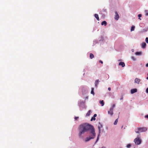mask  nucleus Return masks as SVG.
I'll use <instances>...</instances> for the list:
<instances>
[{"instance_id": "obj_41", "label": "nucleus", "mask_w": 148, "mask_h": 148, "mask_svg": "<svg viewBox=\"0 0 148 148\" xmlns=\"http://www.w3.org/2000/svg\"><path fill=\"white\" fill-rule=\"evenodd\" d=\"M96 119L95 117H93V121H95Z\"/></svg>"}, {"instance_id": "obj_46", "label": "nucleus", "mask_w": 148, "mask_h": 148, "mask_svg": "<svg viewBox=\"0 0 148 148\" xmlns=\"http://www.w3.org/2000/svg\"><path fill=\"white\" fill-rule=\"evenodd\" d=\"M147 75H148V77L146 78V79L147 80H148V73H147Z\"/></svg>"}, {"instance_id": "obj_36", "label": "nucleus", "mask_w": 148, "mask_h": 148, "mask_svg": "<svg viewBox=\"0 0 148 148\" xmlns=\"http://www.w3.org/2000/svg\"><path fill=\"white\" fill-rule=\"evenodd\" d=\"M91 93L92 94V88H91Z\"/></svg>"}, {"instance_id": "obj_14", "label": "nucleus", "mask_w": 148, "mask_h": 148, "mask_svg": "<svg viewBox=\"0 0 148 148\" xmlns=\"http://www.w3.org/2000/svg\"><path fill=\"white\" fill-rule=\"evenodd\" d=\"M135 54L137 56L141 55L142 54L141 52H136L135 53Z\"/></svg>"}, {"instance_id": "obj_45", "label": "nucleus", "mask_w": 148, "mask_h": 148, "mask_svg": "<svg viewBox=\"0 0 148 148\" xmlns=\"http://www.w3.org/2000/svg\"><path fill=\"white\" fill-rule=\"evenodd\" d=\"M123 99V97H121L120 98V100H122V99Z\"/></svg>"}, {"instance_id": "obj_5", "label": "nucleus", "mask_w": 148, "mask_h": 148, "mask_svg": "<svg viewBox=\"0 0 148 148\" xmlns=\"http://www.w3.org/2000/svg\"><path fill=\"white\" fill-rule=\"evenodd\" d=\"M115 15L114 18L115 20H117L119 18V16L118 12L116 11H115Z\"/></svg>"}, {"instance_id": "obj_16", "label": "nucleus", "mask_w": 148, "mask_h": 148, "mask_svg": "<svg viewBox=\"0 0 148 148\" xmlns=\"http://www.w3.org/2000/svg\"><path fill=\"white\" fill-rule=\"evenodd\" d=\"M99 103L101 105V106H104V103L103 100H101V101H100Z\"/></svg>"}, {"instance_id": "obj_42", "label": "nucleus", "mask_w": 148, "mask_h": 148, "mask_svg": "<svg viewBox=\"0 0 148 148\" xmlns=\"http://www.w3.org/2000/svg\"><path fill=\"white\" fill-rule=\"evenodd\" d=\"M115 105L114 104H113L112 108H113L114 107H115Z\"/></svg>"}, {"instance_id": "obj_8", "label": "nucleus", "mask_w": 148, "mask_h": 148, "mask_svg": "<svg viewBox=\"0 0 148 148\" xmlns=\"http://www.w3.org/2000/svg\"><path fill=\"white\" fill-rule=\"evenodd\" d=\"M137 89H133L131 90V93L132 94H133L135 92H137Z\"/></svg>"}, {"instance_id": "obj_11", "label": "nucleus", "mask_w": 148, "mask_h": 148, "mask_svg": "<svg viewBox=\"0 0 148 148\" xmlns=\"http://www.w3.org/2000/svg\"><path fill=\"white\" fill-rule=\"evenodd\" d=\"M146 46V43L145 42H143L142 43L141 45V47L143 48L144 49L145 48Z\"/></svg>"}, {"instance_id": "obj_10", "label": "nucleus", "mask_w": 148, "mask_h": 148, "mask_svg": "<svg viewBox=\"0 0 148 148\" xmlns=\"http://www.w3.org/2000/svg\"><path fill=\"white\" fill-rule=\"evenodd\" d=\"M92 138V137L91 136H89V137H87L85 139V141L86 142H87L90 140V139H91Z\"/></svg>"}, {"instance_id": "obj_19", "label": "nucleus", "mask_w": 148, "mask_h": 148, "mask_svg": "<svg viewBox=\"0 0 148 148\" xmlns=\"http://www.w3.org/2000/svg\"><path fill=\"white\" fill-rule=\"evenodd\" d=\"M135 27L134 26V25L132 26L131 28V31L132 32V31H134V30Z\"/></svg>"}, {"instance_id": "obj_48", "label": "nucleus", "mask_w": 148, "mask_h": 148, "mask_svg": "<svg viewBox=\"0 0 148 148\" xmlns=\"http://www.w3.org/2000/svg\"><path fill=\"white\" fill-rule=\"evenodd\" d=\"M101 127H102V125H101Z\"/></svg>"}, {"instance_id": "obj_15", "label": "nucleus", "mask_w": 148, "mask_h": 148, "mask_svg": "<svg viewBox=\"0 0 148 148\" xmlns=\"http://www.w3.org/2000/svg\"><path fill=\"white\" fill-rule=\"evenodd\" d=\"M94 16L98 21L99 20V17L98 14H95L94 15Z\"/></svg>"}, {"instance_id": "obj_22", "label": "nucleus", "mask_w": 148, "mask_h": 148, "mask_svg": "<svg viewBox=\"0 0 148 148\" xmlns=\"http://www.w3.org/2000/svg\"><path fill=\"white\" fill-rule=\"evenodd\" d=\"M145 15L146 16H148V10H146L145 11Z\"/></svg>"}, {"instance_id": "obj_31", "label": "nucleus", "mask_w": 148, "mask_h": 148, "mask_svg": "<svg viewBox=\"0 0 148 148\" xmlns=\"http://www.w3.org/2000/svg\"><path fill=\"white\" fill-rule=\"evenodd\" d=\"M146 92L147 93H148V88L146 89Z\"/></svg>"}, {"instance_id": "obj_18", "label": "nucleus", "mask_w": 148, "mask_h": 148, "mask_svg": "<svg viewBox=\"0 0 148 148\" xmlns=\"http://www.w3.org/2000/svg\"><path fill=\"white\" fill-rule=\"evenodd\" d=\"M91 112V111L90 110L88 111V112L86 114V116H89L90 114V113Z\"/></svg>"}, {"instance_id": "obj_47", "label": "nucleus", "mask_w": 148, "mask_h": 148, "mask_svg": "<svg viewBox=\"0 0 148 148\" xmlns=\"http://www.w3.org/2000/svg\"><path fill=\"white\" fill-rule=\"evenodd\" d=\"M106 148V147H103L101 148Z\"/></svg>"}, {"instance_id": "obj_1", "label": "nucleus", "mask_w": 148, "mask_h": 148, "mask_svg": "<svg viewBox=\"0 0 148 148\" xmlns=\"http://www.w3.org/2000/svg\"><path fill=\"white\" fill-rule=\"evenodd\" d=\"M90 130L91 133L92 134V125L87 123H84L80 125L79 127V136L80 138H83V137L82 135L85 132Z\"/></svg>"}, {"instance_id": "obj_23", "label": "nucleus", "mask_w": 148, "mask_h": 148, "mask_svg": "<svg viewBox=\"0 0 148 148\" xmlns=\"http://www.w3.org/2000/svg\"><path fill=\"white\" fill-rule=\"evenodd\" d=\"M131 146V145L130 144H127L126 146V147L127 148H130Z\"/></svg>"}, {"instance_id": "obj_24", "label": "nucleus", "mask_w": 148, "mask_h": 148, "mask_svg": "<svg viewBox=\"0 0 148 148\" xmlns=\"http://www.w3.org/2000/svg\"><path fill=\"white\" fill-rule=\"evenodd\" d=\"M95 136V130L94 128L93 127V137ZM94 138V137H93V138Z\"/></svg>"}, {"instance_id": "obj_32", "label": "nucleus", "mask_w": 148, "mask_h": 148, "mask_svg": "<svg viewBox=\"0 0 148 148\" xmlns=\"http://www.w3.org/2000/svg\"><path fill=\"white\" fill-rule=\"evenodd\" d=\"M135 132H136V133H138V134L140 132L139 130H138V131H136Z\"/></svg>"}, {"instance_id": "obj_39", "label": "nucleus", "mask_w": 148, "mask_h": 148, "mask_svg": "<svg viewBox=\"0 0 148 148\" xmlns=\"http://www.w3.org/2000/svg\"><path fill=\"white\" fill-rule=\"evenodd\" d=\"M108 89L109 91H110L111 90V89L109 87L108 88Z\"/></svg>"}, {"instance_id": "obj_28", "label": "nucleus", "mask_w": 148, "mask_h": 148, "mask_svg": "<svg viewBox=\"0 0 148 148\" xmlns=\"http://www.w3.org/2000/svg\"><path fill=\"white\" fill-rule=\"evenodd\" d=\"M90 58L91 59H92V53H91L90 54Z\"/></svg>"}, {"instance_id": "obj_21", "label": "nucleus", "mask_w": 148, "mask_h": 148, "mask_svg": "<svg viewBox=\"0 0 148 148\" xmlns=\"http://www.w3.org/2000/svg\"><path fill=\"white\" fill-rule=\"evenodd\" d=\"M104 39V38L102 36H101L100 37V38L99 40V41H103Z\"/></svg>"}, {"instance_id": "obj_3", "label": "nucleus", "mask_w": 148, "mask_h": 148, "mask_svg": "<svg viewBox=\"0 0 148 148\" xmlns=\"http://www.w3.org/2000/svg\"><path fill=\"white\" fill-rule=\"evenodd\" d=\"M138 130L141 132H146L147 130V128L146 127H140L138 128Z\"/></svg>"}, {"instance_id": "obj_4", "label": "nucleus", "mask_w": 148, "mask_h": 148, "mask_svg": "<svg viewBox=\"0 0 148 148\" xmlns=\"http://www.w3.org/2000/svg\"><path fill=\"white\" fill-rule=\"evenodd\" d=\"M79 105L80 107L82 108H85L84 103L83 101H82L80 102L79 104Z\"/></svg>"}, {"instance_id": "obj_6", "label": "nucleus", "mask_w": 148, "mask_h": 148, "mask_svg": "<svg viewBox=\"0 0 148 148\" xmlns=\"http://www.w3.org/2000/svg\"><path fill=\"white\" fill-rule=\"evenodd\" d=\"M100 82V81L99 79L96 80L95 82V86L96 88H97L98 86V85L99 84V82Z\"/></svg>"}, {"instance_id": "obj_26", "label": "nucleus", "mask_w": 148, "mask_h": 148, "mask_svg": "<svg viewBox=\"0 0 148 148\" xmlns=\"http://www.w3.org/2000/svg\"><path fill=\"white\" fill-rule=\"evenodd\" d=\"M131 58L134 61H135L136 60V59L134 56H132Z\"/></svg>"}, {"instance_id": "obj_17", "label": "nucleus", "mask_w": 148, "mask_h": 148, "mask_svg": "<svg viewBox=\"0 0 148 148\" xmlns=\"http://www.w3.org/2000/svg\"><path fill=\"white\" fill-rule=\"evenodd\" d=\"M113 108H110V111H111V115L112 116L113 114Z\"/></svg>"}, {"instance_id": "obj_20", "label": "nucleus", "mask_w": 148, "mask_h": 148, "mask_svg": "<svg viewBox=\"0 0 148 148\" xmlns=\"http://www.w3.org/2000/svg\"><path fill=\"white\" fill-rule=\"evenodd\" d=\"M118 119L117 118L116 119L114 123V125H116L118 121Z\"/></svg>"}, {"instance_id": "obj_12", "label": "nucleus", "mask_w": 148, "mask_h": 148, "mask_svg": "<svg viewBox=\"0 0 148 148\" xmlns=\"http://www.w3.org/2000/svg\"><path fill=\"white\" fill-rule=\"evenodd\" d=\"M101 25H104L105 26H106L107 25V23L106 21H104L101 22Z\"/></svg>"}, {"instance_id": "obj_2", "label": "nucleus", "mask_w": 148, "mask_h": 148, "mask_svg": "<svg viewBox=\"0 0 148 148\" xmlns=\"http://www.w3.org/2000/svg\"><path fill=\"white\" fill-rule=\"evenodd\" d=\"M134 142L136 145H139L141 143V140L138 137V135L136 138H135L134 140Z\"/></svg>"}, {"instance_id": "obj_35", "label": "nucleus", "mask_w": 148, "mask_h": 148, "mask_svg": "<svg viewBox=\"0 0 148 148\" xmlns=\"http://www.w3.org/2000/svg\"><path fill=\"white\" fill-rule=\"evenodd\" d=\"M97 116V115L96 114H95L93 116V117H96Z\"/></svg>"}, {"instance_id": "obj_40", "label": "nucleus", "mask_w": 148, "mask_h": 148, "mask_svg": "<svg viewBox=\"0 0 148 148\" xmlns=\"http://www.w3.org/2000/svg\"><path fill=\"white\" fill-rule=\"evenodd\" d=\"M134 49H132V52H134Z\"/></svg>"}, {"instance_id": "obj_29", "label": "nucleus", "mask_w": 148, "mask_h": 148, "mask_svg": "<svg viewBox=\"0 0 148 148\" xmlns=\"http://www.w3.org/2000/svg\"><path fill=\"white\" fill-rule=\"evenodd\" d=\"M145 41H146V42L147 43H148V37L146 38L145 39Z\"/></svg>"}, {"instance_id": "obj_37", "label": "nucleus", "mask_w": 148, "mask_h": 148, "mask_svg": "<svg viewBox=\"0 0 148 148\" xmlns=\"http://www.w3.org/2000/svg\"><path fill=\"white\" fill-rule=\"evenodd\" d=\"M99 62L101 63V64H103V62L101 60H100L99 61Z\"/></svg>"}, {"instance_id": "obj_43", "label": "nucleus", "mask_w": 148, "mask_h": 148, "mask_svg": "<svg viewBox=\"0 0 148 148\" xmlns=\"http://www.w3.org/2000/svg\"><path fill=\"white\" fill-rule=\"evenodd\" d=\"M94 89L93 88V91H94ZM94 94H95V93H94V91H93V95H94Z\"/></svg>"}, {"instance_id": "obj_25", "label": "nucleus", "mask_w": 148, "mask_h": 148, "mask_svg": "<svg viewBox=\"0 0 148 148\" xmlns=\"http://www.w3.org/2000/svg\"><path fill=\"white\" fill-rule=\"evenodd\" d=\"M138 19L141 20V19L140 18V17L142 16V15L140 14H139L138 15Z\"/></svg>"}, {"instance_id": "obj_44", "label": "nucleus", "mask_w": 148, "mask_h": 148, "mask_svg": "<svg viewBox=\"0 0 148 148\" xmlns=\"http://www.w3.org/2000/svg\"><path fill=\"white\" fill-rule=\"evenodd\" d=\"M92 120H93V119H92V117L90 119V121H92Z\"/></svg>"}, {"instance_id": "obj_27", "label": "nucleus", "mask_w": 148, "mask_h": 148, "mask_svg": "<svg viewBox=\"0 0 148 148\" xmlns=\"http://www.w3.org/2000/svg\"><path fill=\"white\" fill-rule=\"evenodd\" d=\"M99 137L98 136V137L97 138L96 140V141H95V144H96L97 142L99 140Z\"/></svg>"}, {"instance_id": "obj_13", "label": "nucleus", "mask_w": 148, "mask_h": 148, "mask_svg": "<svg viewBox=\"0 0 148 148\" xmlns=\"http://www.w3.org/2000/svg\"><path fill=\"white\" fill-rule=\"evenodd\" d=\"M119 65L121 66L122 67H124L125 66V64L124 62H121L119 63Z\"/></svg>"}, {"instance_id": "obj_38", "label": "nucleus", "mask_w": 148, "mask_h": 148, "mask_svg": "<svg viewBox=\"0 0 148 148\" xmlns=\"http://www.w3.org/2000/svg\"><path fill=\"white\" fill-rule=\"evenodd\" d=\"M98 128H99V133L100 132V127L99 126L98 127Z\"/></svg>"}, {"instance_id": "obj_30", "label": "nucleus", "mask_w": 148, "mask_h": 148, "mask_svg": "<svg viewBox=\"0 0 148 148\" xmlns=\"http://www.w3.org/2000/svg\"><path fill=\"white\" fill-rule=\"evenodd\" d=\"M79 118V117H75V120H77Z\"/></svg>"}, {"instance_id": "obj_9", "label": "nucleus", "mask_w": 148, "mask_h": 148, "mask_svg": "<svg viewBox=\"0 0 148 148\" xmlns=\"http://www.w3.org/2000/svg\"><path fill=\"white\" fill-rule=\"evenodd\" d=\"M140 81V79L138 78H136L134 80V82L135 83H136L138 84H139Z\"/></svg>"}, {"instance_id": "obj_34", "label": "nucleus", "mask_w": 148, "mask_h": 148, "mask_svg": "<svg viewBox=\"0 0 148 148\" xmlns=\"http://www.w3.org/2000/svg\"><path fill=\"white\" fill-rule=\"evenodd\" d=\"M108 114H110L111 115V113H111V111H110H110H108Z\"/></svg>"}, {"instance_id": "obj_7", "label": "nucleus", "mask_w": 148, "mask_h": 148, "mask_svg": "<svg viewBox=\"0 0 148 148\" xmlns=\"http://www.w3.org/2000/svg\"><path fill=\"white\" fill-rule=\"evenodd\" d=\"M82 92L83 94H84L87 93L88 91L85 88H83L82 89Z\"/></svg>"}, {"instance_id": "obj_33", "label": "nucleus", "mask_w": 148, "mask_h": 148, "mask_svg": "<svg viewBox=\"0 0 148 148\" xmlns=\"http://www.w3.org/2000/svg\"><path fill=\"white\" fill-rule=\"evenodd\" d=\"M145 118L148 119V114L146 115L145 116Z\"/></svg>"}, {"instance_id": "obj_49", "label": "nucleus", "mask_w": 148, "mask_h": 148, "mask_svg": "<svg viewBox=\"0 0 148 148\" xmlns=\"http://www.w3.org/2000/svg\"><path fill=\"white\" fill-rule=\"evenodd\" d=\"M93 58H94V55H93Z\"/></svg>"}]
</instances>
